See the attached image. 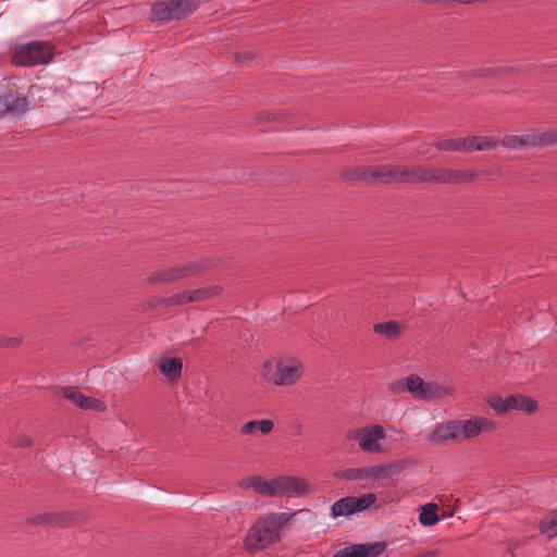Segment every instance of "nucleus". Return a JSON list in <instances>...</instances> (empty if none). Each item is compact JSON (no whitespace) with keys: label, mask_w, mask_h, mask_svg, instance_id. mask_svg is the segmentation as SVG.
I'll list each match as a JSON object with an SVG mask.
<instances>
[{"label":"nucleus","mask_w":557,"mask_h":557,"mask_svg":"<svg viewBox=\"0 0 557 557\" xmlns=\"http://www.w3.org/2000/svg\"><path fill=\"white\" fill-rule=\"evenodd\" d=\"M294 515L271 512L258 519L247 532L245 539L246 549L255 554L278 542L282 537V528Z\"/></svg>","instance_id":"nucleus-1"},{"label":"nucleus","mask_w":557,"mask_h":557,"mask_svg":"<svg viewBox=\"0 0 557 557\" xmlns=\"http://www.w3.org/2000/svg\"><path fill=\"white\" fill-rule=\"evenodd\" d=\"M398 181L403 184H463L476 178L472 171H457L425 165H399Z\"/></svg>","instance_id":"nucleus-2"},{"label":"nucleus","mask_w":557,"mask_h":557,"mask_svg":"<svg viewBox=\"0 0 557 557\" xmlns=\"http://www.w3.org/2000/svg\"><path fill=\"white\" fill-rule=\"evenodd\" d=\"M495 423L485 418L451 420L438 424L430 435V442L443 444L448 441L460 443L478 436L484 431H492Z\"/></svg>","instance_id":"nucleus-3"},{"label":"nucleus","mask_w":557,"mask_h":557,"mask_svg":"<svg viewBox=\"0 0 557 557\" xmlns=\"http://www.w3.org/2000/svg\"><path fill=\"white\" fill-rule=\"evenodd\" d=\"M392 394L409 393L414 399L431 400L443 398L450 394V389L437 382H424L418 374L395 380L387 385Z\"/></svg>","instance_id":"nucleus-4"},{"label":"nucleus","mask_w":557,"mask_h":557,"mask_svg":"<svg viewBox=\"0 0 557 557\" xmlns=\"http://www.w3.org/2000/svg\"><path fill=\"white\" fill-rule=\"evenodd\" d=\"M214 265L215 261L210 258L187 261L172 268L154 271L149 274L147 281L152 285L171 284L184 278L197 276Z\"/></svg>","instance_id":"nucleus-5"},{"label":"nucleus","mask_w":557,"mask_h":557,"mask_svg":"<svg viewBox=\"0 0 557 557\" xmlns=\"http://www.w3.org/2000/svg\"><path fill=\"white\" fill-rule=\"evenodd\" d=\"M200 0H157L150 11V18L158 24L180 21L198 9Z\"/></svg>","instance_id":"nucleus-6"},{"label":"nucleus","mask_w":557,"mask_h":557,"mask_svg":"<svg viewBox=\"0 0 557 557\" xmlns=\"http://www.w3.org/2000/svg\"><path fill=\"white\" fill-rule=\"evenodd\" d=\"M498 145L510 150L557 145V128H531L521 135H506L498 140Z\"/></svg>","instance_id":"nucleus-7"},{"label":"nucleus","mask_w":557,"mask_h":557,"mask_svg":"<svg viewBox=\"0 0 557 557\" xmlns=\"http://www.w3.org/2000/svg\"><path fill=\"white\" fill-rule=\"evenodd\" d=\"M304 373L302 363L299 360L267 361L263 366V377L265 381L277 386L292 385L296 383Z\"/></svg>","instance_id":"nucleus-8"},{"label":"nucleus","mask_w":557,"mask_h":557,"mask_svg":"<svg viewBox=\"0 0 557 557\" xmlns=\"http://www.w3.org/2000/svg\"><path fill=\"white\" fill-rule=\"evenodd\" d=\"M53 59L52 47L47 41H32L16 46L12 61L18 66L47 64Z\"/></svg>","instance_id":"nucleus-9"},{"label":"nucleus","mask_w":557,"mask_h":557,"mask_svg":"<svg viewBox=\"0 0 557 557\" xmlns=\"http://www.w3.org/2000/svg\"><path fill=\"white\" fill-rule=\"evenodd\" d=\"M401 466L399 462H389L375 466L348 468L337 472L335 476L347 481H382L389 479L392 475L400 472Z\"/></svg>","instance_id":"nucleus-10"},{"label":"nucleus","mask_w":557,"mask_h":557,"mask_svg":"<svg viewBox=\"0 0 557 557\" xmlns=\"http://www.w3.org/2000/svg\"><path fill=\"white\" fill-rule=\"evenodd\" d=\"M385 437L386 432L381 424L354 428L346 432V438L348 441L357 443L362 451L370 454H376L382 450L380 442Z\"/></svg>","instance_id":"nucleus-11"},{"label":"nucleus","mask_w":557,"mask_h":557,"mask_svg":"<svg viewBox=\"0 0 557 557\" xmlns=\"http://www.w3.org/2000/svg\"><path fill=\"white\" fill-rule=\"evenodd\" d=\"M399 165L398 164H383V165H367L358 166L347 172L346 176L357 181H376L380 183H399Z\"/></svg>","instance_id":"nucleus-12"},{"label":"nucleus","mask_w":557,"mask_h":557,"mask_svg":"<svg viewBox=\"0 0 557 557\" xmlns=\"http://www.w3.org/2000/svg\"><path fill=\"white\" fill-rule=\"evenodd\" d=\"M311 492L310 483L300 476L278 475L274 478V497L299 498Z\"/></svg>","instance_id":"nucleus-13"},{"label":"nucleus","mask_w":557,"mask_h":557,"mask_svg":"<svg viewBox=\"0 0 557 557\" xmlns=\"http://www.w3.org/2000/svg\"><path fill=\"white\" fill-rule=\"evenodd\" d=\"M28 110V99L25 96L13 94L0 95V119L11 116L17 119Z\"/></svg>","instance_id":"nucleus-14"},{"label":"nucleus","mask_w":557,"mask_h":557,"mask_svg":"<svg viewBox=\"0 0 557 557\" xmlns=\"http://www.w3.org/2000/svg\"><path fill=\"white\" fill-rule=\"evenodd\" d=\"M387 544L385 542H373L364 544H351L337 550L333 557H377L384 553Z\"/></svg>","instance_id":"nucleus-15"},{"label":"nucleus","mask_w":557,"mask_h":557,"mask_svg":"<svg viewBox=\"0 0 557 557\" xmlns=\"http://www.w3.org/2000/svg\"><path fill=\"white\" fill-rule=\"evenodd\" d=\"M64 397L81 409H91L98 412H103L107 409L104 401L94 397H88L78 389L72 387L64 389Z\"/></svg>","instance_id":"nucleus-16"},{"label":"nucleus","mask_w":557,"mask_h":557,"mask_svg":"<svg viewBox=\"0 0 557 557\" xmlns=\"http://www.w3.org/2000/svg\"><path fill=\"white\" fill-rule=\"evenodd\" d=\"M498 146V139L490 136L460 137L461 152L491 150Z\"/></svg>","instance_id":"nucleus-17"},{"label":"nucleus","mask_w":557,"mask_h":557,"mask_svg":"<svg viewBox=\"0 0 557 557\" xmlns=\"http://www.w3.org/2000/svg\"><path fill=\"white\" fill-rule=\"evenodd\" d=\"M509 410H519L525 413H533L537 410V401L530 396L511 394L507 396Z\"/></svg>","instance_id":"nucleus-18"},{"label":"nucleus","mask_w":557,"mask_h":557,"mask_svg":"<svg viewBox=\"0 0 557 557\" xmlns=\"http://www.w3.org/2000/svg\"><path fill=\"white\" fill-rule=\"evenodd\" d=\"M245 485L262 496L274 497V478L267 480L261 475H251L245 480Z\"/></svg>","instance_id":"nucleus-19"},{"label":"nucleus","mask_w":557,"mask_h":557,"mask_svg":"<svg viewBox=\"0 0 557 557\" xmlns=\"http://www.w3.org/2000/svg\"><path fill=\"white\" fill-rule=\"evenodd\" d=\"M160 372L171 381H177L182 375L183 362L180 358H164L159 364Z\"/></svg>","instance_id":"nucleus-20"},{"label":"nucleus","mask_w":557,"mask_h":557,"mask_svg":"<svg viewBox=\"0 0 557 557\" xmlns=\"http://www.w3.org/2000/svg\"><path fill=\"white\" fill-rule=\"evenodd\" d=\"M274 429V422L271 419L252 420L242 425L243 434H253L260 431L263 434L270 433Z\"/></svg>","instance_id":"nucleus-21"},{"label":"nucleus","mask_w":557,"mask_h":557,"mask_svg":"<svg viewBox=\"0 0 557 557\" xmlns=\"http://www.w3.org/2000/svg\"><path fill=\"white\" fill-rule=\"evenodd\" d=\"M159 305L165 307L183 306L193 302V296L190 290H182L169 297H160L157 299Z\"/></svg>","instance_id":"nucleus-22"},{"label":"nucleus","mask_w":557,"mask_h":557,"mask_svg":"<svg viewBox=\"0 0 557 557\" xmlns=\"http://www.w3.org/2000/svg\"><path fill=\"white\" fill-rule=\"evenodd\" d=\"M355 512V506L352 502V496H346L338 500H336L331 507V516L333 518H338L342 516H350Z\"/></svg>","instance_id":"nucleus-23"},{"label":"nucleus","mask_w":557,"mask_h":557,"mask_svg":"<svg viewBox=\"0 0 557 557\" xmlns=\"http://www.w3.org/2000/svg\"><path fill=\"white\" fill-rule=\"evenodd\" d=\"M438 506L436 504H426L422 507L419 515V521L424 527H432L440 521L437 515Z\"/></svg>","instance_id":"nucleus-24"},{"label":"nucleus","mask_w":557,"mask_h":557,"mask_svg":"<svg viewBox=\"0 0 557 557\" xmlns=\"http://www.w3.org/2000/svg\"><path fill=\"white\" fill-rule=\"evenodd\" d=\"M373 331L386 338L394 339L400 334V325L396 321H387L374 324Z\"/></svg>","instance_id":"nucleus-25"},{"label":"nucleus","mask_w":557,"mask_h":557,"mask_svg":"<svg viewBox=\"0 0 557 557\" xmlns=\"http://www.w3.org/2000/svg\"><path fill=\"white\" fill-rule=\"evenodd\" d=\"M540 529L548 540L557 537V510L552 511L541 521Z\"/></svg>","instance_id":"nucleus-26"},{"label":"nucleus","mask_w":557,"mask_h":557,"mask_svg":"<svg viewBox=\"0 0 557 557\" xmlns=\"http://www.w3.org/2000/svg\"><path fill=\"white\" fill-rule=\"evenodd\" d=\"M221 292L222 287L219 285H211L190 290L193 296V302L203 301L216 297L218 295L221 294Z\"/></svg>","instance_id":"nucleus-27"},{"label":"nucleus","mask_w":557,"mask_h":557,"mask_svg":"<svg viewBox=\"0 0 557 557\" xmlns=\"http://www.w3.org/2000/svg\"><path fill=\"white\" fill-rule=\"evenodd\" d=\"M376 499L377 497L374 493H368L358 497L352 496L355 512H361L370 508L376 502Z\"/></svg>","instance_id":"nucleus-28"},{"label":"nucleus","mask_w":557,"mask_h":557,"mask_svg":"<svg viewBox=\"0 0 557 557\" xmlns=\"http://www.w3.org/2000/svg\"><path fill=\"white\" fill-rule=\"evenodd\" d=\"M435 146L441 151H458V152H461L460 137L459 138H446V139L437 140Z\"/></svg>","instance_id":"nucleus-29"},{"label":"nucleus","mask_w":557,"mask_h":557,"mask_svg":"<svg viewBox=\"0 0 557 557\" xmlns=\"http://www.w3.org/2000/svg\"><path fill=\"white\" fill-rule=\"evenodd\" d=\"M488 404L499 414L509 411L507 397L503 398L502 396L493 395L491 396Z\"/></svg>","instance_id":"nucleus-30"},{"label":"nucleus","mask_w":557,"mask_h":557,"mask_svg":"<svg viewBox=\"0 0 557 557\" xmlns=\"http://www.w3.org/2000/svg\"><path fill=\"white\" fill-rule=\"evenodd\" d=\"M22 342V337L0 334V348H14L20 346Z\"/></svg>","instance_id":"nucleus-31"},{"label":"nucleus","mask_w":557,"mask_h":557,"mask_svg":"<svg viewBox=\"0 0 557 557\" xmlns=\"http://www.w3.org/2000/svg\"><path fill=\"white\" fill-rule=\"evenodd\" d=\"M426 4L450 5L454 3L459 4H473L475 0H423Z\"/></svg>","instance_id":"nucleus-32"},{"label":"nucleus","mask_w":557,"mask_h":557,"mask_svg":"<svg viewBox=\"0 0 557 557\" xmlns=\"http://www.w3.org/2000/svg\"><path fill=\"white\" fill-rule=\"evenodd\" d=\"M38 522L48 523V524H60L62 522V518L58 515H45L38 517Z\"/></svg>","instance_id":"nucleus-33"},{"label":"nucleus","mask_w":557,"mask_h":557,"mask_svg":"<svg viewBox=\"0 0 557 557\" xmlns=\"http://www.w3.org/2000/svg\"><path fill=\"white\" fill-rule=\"evenodd\" d=\"M32 444V440L26 435H18L13 440V445L17 447H27Z\"/></svg>","instance_id":"nucleus-34"}]
</instances>
